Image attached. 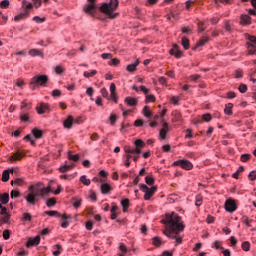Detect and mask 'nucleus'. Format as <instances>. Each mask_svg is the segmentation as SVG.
Wrapping results in <instances>:
<instances>
[{
	"instance_id": "nucleus-1",
	"label": "nucleus",
	"mask_w": 256,
	"mask_h": 256,
	"mask_svg": "<svg viewBox=\"0 0 256 256\" xmlns=\"http://www.w3.org/2000/svg\"><path fill=\"white\" fill-rule=\"evenodd\" d=\"M163 225H166V230H164V235L169 239H176L175 245H181L183 243V238L179 236V233L185 229V225L181 222L179 214L172 212L167 213L165 219L161 220Z\"/></svg>"
},
{
	"instance_id": "nucleus-2",
	"label": "nucleus",
	"mask_w": 256,
	"mask_h": 256,
	"mask_svg": "<svg viewBox=\"0 0 256 256\" xmlns=\"http://www.w3.org/2000/svg\"><path fill=\"white\" fill-rule=\"evenodd\" d=\"M117 7H119V0H110L109 3H104L101 6L100 11H102V13H105V15L109 17V19H115V17L119 15L118 13H115Z\"/></svg>"
},
{
	"instance_id": "nucleus-3",
	"label": "nucleus",
	"mask_w": 256,
	"mask_h": 256,
	"mask_svg": "<svg viewBox=\"0 0 256 256\" xmlns=\"http://www.w3.org/2000/svg\"><path fill=\"white\" fill-rule=\"evenodd\" d=\"M49 193H51V188L46 187L43 185V183L39 182L33 187V201H35V197H49Z\"/></svg>"
},
{
	"instance_id": "nucleus-4",
	"label": "nucleus",
	"mask_w": 256,
	"mask_h": 256,
	"mask_svg": "<svg viewBox=\"0 0 256 256\" xmlns=\"http://www.w3.org/2000/svg\"><path fill=\"white\" fill-rule=\"evenodd\" d=\"M22 9L23 13H20L14 17V21L16 23H19V21H23V19H27V17H29V13H31V9H33V4L27 2V0H23Z\"/></svg>"
},
{
	"instance_id": "nucleus-5",
	"label": "nucleus",
	"mask_w": 256,
	"mask_h": 256,
	"mask_svg": "<svg viewBox=\"0 0 256 256\" xmlns=\"http://www.w3.org/2000/svg\"><path fill=\"white\" fill-rule=\"evenodd\" d=\"M140 191H143L145 193L144 199L146 201H149L153 195H155V192L157 191V186H152L151 188H148L146 184H139Z\"/></svg>"
},
{
	"instance_id": "nucleus-6",
	"label": "nucleus",
	"mask_w": 256,
	"mask_h": 256,
	"mask_svg": "<svg viewBox=\"0 0 256 256\" xmlns=\"http://www.w3.org/2000/svg\"><path fill=\"white\" fill-rule=\"evenodd\" d=\"M49 83V76L47 75H36L33 77L34 87H47Z\"/></svg>"
},
{
	"instance_id": "nucleus-7",
	"label": "nucleus",
	"mask_w": 256,
	"mask_h": 256,
	"mask_svg": "<svg viewBox=\"0 0 256 256\" xmlns=\"http://www.w3.org/2000/svg\"><path fill=\"white\" fill-rule=\"evenodd\" d=\"M246 39H248V51L250 55H254L256 53V37L251 35H246Z\"/></svg>"
},
{
	"instance_id": "nucleus-8",
	"label": "nucleus",
	"mask_w": 256,
	"mask_h": 256,
	"mask_svg": "<svg viewBox=\"0 0 256 256\" xmlns=\"http://www.w3.org/2000/svg\"><path fill=\"white\" fill-rule=\"evenodd\" d=\"M175 167L180 166L185 171H191L193 169V163L189 160H178L173 163Z\"/></svg>"
},
{
	"instance_id": "nucleus-9",
	"label": "nucleus",
	"mask_w": 256,
	"mask_h": 256,
	"mask_svg": "<svg viewBox=\"0 0 256 256\" xmlns=\"http://www.w3.org/2000/svg\"><path fill=\"white\" fill-rule=\"evenodd\" d=\"M97 0H88L89 4L84 7L85 13H88V15H93L95 11L97 10V5H95V2Z\"/></svg>"
},
{
	"instance_id": "nucleus-10",
	"label": "nucleus",
	"mask_w": 256,
	"mask_h": 256,
	"mask_svg": "<svg viewBox=\"0 0 256 256\" xmlns=\"http://www.w3.org/2000/svg\"><path fill=\"white\" fill-rule=\"evenodd\" d=\"M225 209L228 213H234V211H237V204L235 203V200L233 199L226 200Z\"/></svg>"
},
{
	"instance_id": "nucleus-11",
	"label": "nucleus",
	"mask_w": 256,
	"mask_h": 256,
	"mask_svg": "<svg viewBox=\"0 0 256 256\" xmlns=\"http://www.w3.org/2000/svg\"><path fill=\"white\" fill-rule=\"evenodd\" d=\"M0 215H2L0 221H3V223H9V219H11V214L7 212L6 207L0 209Z\"/></svg>"
},
{
	"instance_id": "nucleus-12",
	"label": "nucleus",
	"mask_w": 256,
	"mask_h": 256,
	"mask_svg": "<svg viewBox=\"0 0 256 256\" xmlns=\"http://www.w3.org/2000/svg\"><path fill=\"white\" fill-rule=\"evenodd\" d=\"M112 190H113V188L111 187V184H109V183L103 182L100 185V191L103 195H109V193H111Z\"/></svg>"
},
{
	"instance_id": "nucleus-13",
	"label": "nucleus",
	"mask_w": 256,
	"mask_h": 256,
	"mask_svg": "<svg viewBox=\"0 0 256 256\" xmlns=\"http://www.w3.org/2000/svg\"><path fill=\"white\" fill-rule=\"evenodd\" d=\"M169 132V124L167 122H164L163 128L160 130V138L161 139H167V133Z\"/></svg>"
},
{
	"instance_id": "nucleus-14",
	"label": "nucleus",
	"mask_w": 256,
	"mask_h": 256,
	"mask_svg": "<svg viewBox=\"0 0 256 256\" xmlns=\"http://www.w3.org/2000/svg\"><path fill=\"white\" fill-rule=\"evenodd\" d=\"M36 111H37L38 115H43V113H47V111H49V105L42 103L36 107Z\"/></svg>"
},
{
	"instance_id": "nucleus-15",
	"label": "nucleus",
	"mask_w": 256,
	"mask_h": 256,
	"mask_svg": "<svg viewBox=\"0 0 256 256\" xmlns=\"http://www.w3.org/2000/svg\"><path fill=\"white\" fill-rule=\"evenodd\" d=\"M23 157H25V154L23 152H21L20 150H18L10 157V161H21V159H23Z\"/></svg>"
},
{
	"instance_id": "nucleus-16",
	"label": "nucleus",
	"mask_w": 256,
	"mask_h": 256,
	"mask_svg": "<svg viewBox=\"0 0 256 256\" xmlns=\"http://www.w3.org/2000/svg\"><path fill=\"white\" fill-rule=\"evenodd\" d=\"M43 135H45V131L39 128H33V137L34 139H43Z\"/></svg>"
},
{
	"instance_id": "nucleus-17",
	"label": "nucleus",
	"mask_w": 256,
	"mask_h": 256,
	"mask_svg": "<svg viewBox=\"0 0 256 256\" xmlns=\"http://www.w3.org/2000/svg\"><path fill=\"white\" fill-rule=\"evenodd\" d=\"M110 93H111V99L117 103V92H116V87L115 83L110 84Z\"/></svg>"
},
{
	"instance_id": "nucleus-18",
	"label": "nucleus",
	"mask_w": 256,
	"mask_h": 256,
	"mask_svg": "<svg viewBox=\"0 0 256 256\" xmlns=\"http://www.w3.org/2000/svg\"><path fill=\"white\" fill-rule=\"evenodd\" d=\"M68 219H71V216H68L67 214H63L62 215V224L61 227L63 229H67L69 227V221H67Z\"/></svg>"
},
{
	"instance_id": "nucleus-19",
	"label": "nucleus",
	"mask_w": 256,
	"mask_h": 256,
	"mask_svg": "<svg viewBox=\"0 0 256 256\" xmlns=\"http://www.w3.org/2000/svg\"><path fill=\"white\" fill-rule=\"evenodd\" d=\"M125 103L128 104L130 107H135V105H137V99L128 96L125 98Z\"/></svg>"
},
{
	"instance_id": "nucleus-20",
	"label": "nucleus",
	"mask_w": 256,
	"mask_h": 256,
	"mask_svg": "<svg viewBox=\"0 0 256 256\" xmlns=\"http://www.w3.org/2000/svg\"><path fill=\"white\" fill-rule=\"evenodd\" d=\"M138 66H139V60H136L135 63L129 64L126 69L127 71H129V73H134V71H136Z\"/></svg>"
},
{
	"instance_id": "nucleus-21",
	"label": "nucleus",
	"mask_w": 256,
	"mask_h": 256,
	"mask_svg": "<svg viewBox=\"0 0 256 256\" xmlns=\"http://www.w3.org/2000/svg\"><path fill=\"white\" fill-rule=\"evenodd\" d=\"M64 127H65V129H71L73 127V116H69L64 121Z\"/></svg>"
},
{
	"instance_id": "nucleus-22",
	"label": "nucleus",
	"mask_w": 256,
	"mask_h": 256,
	"mask_svg": "<svg viewBox=\"0 0 256 256\" xmlns=\"http://www.w3.org/2000/svg\"><path fill=\"white\" fill-rule=\"evenodd\" d=\"M0 202L2 205H7L9 203V193L0 194Z\"/></svg>"
},
{
	"instance_id": "nucleus-23",
	"label": "nucleus",
	"mask_w": 256,
	"mask_h": 256,
	"mask_svg": "<svg viewBox=\"0 0 256 256\" xmlns=\"http://www.w3.org/2000/svg\"><path fill=\"white\" fill-rule=\"evenodd\" d=\"M10 173H13V169L11 170H4L3 173H2V181L4 183H7V181H9V174Z\"/></svg>"
},
{
	"instance_id": "nucleus-24",
	"label": "nucleus",
	"mask_w": 256,
	"mask_h": 256,
	"mask_svg": "<svg viewBox=\"0 0 256 256\" xmlns=\"http://www.w3.org/2000/svg\"><path fill=\"white\" fill-rule=\"evenodd\" d=\"M225 115H233V103H228L224 109Z\"/></svg>"
},
{
	"instance_id": "nucleus-25",
	"label": "nucleus",
	"mask_w": 256,
	"mask_h": 256,
	"mask_svg": "<svg viewBox=\"0 0 256 256\" xmlns=\"http://www.w3.org/2000/svg\"><path fill=\"white\" fill-rule=\"evenodd\" d=\"M207 41H209V38L207 37H203L202 39H200L199 42L196 44V46L193 48V51H197L198 47H203V45H205Z\"/></svg>"
},
{
	"instance_id": "nucleus-26",
	"label": "nucleus",
	"mask_w": 256,
	"mask_h": 256,
	"mask_svg": "<svg viewBox=\"0 0 256 256\" xmlns=\"http://www.w3.org/2000/svg\"><path fill=\"white\" fill-rule=\"evenodd\" d=\"M75 167V164H70V165H64L59 168L60 173H67V171H71Z\"/></svg>"
},
{
	"instance_id": "nucleus-27",
	"label": "nucleus",
	"mask_w": 256,
	"mask_h": 256,
	"mask_svg": "<svg viewBox=\"0 0 256 256\" xmlns=\"http://www.w3.org/2000/svg\"><path fill=\"white\" fill-rule=\"evenodd\" d=\"M72 201H73V207L75 209H79V207H81V203L83 200H81V198H79V197H74V198H72Z\"/></svg>"
},
{
	"instance_id": "nucleus-28",
	"label": "nucleus",
	"mask_w": 256,
	"mask_h": 256,
	"mask_svg": "<svg viewBox=\"0 0 256 256\" xmlns=\"http://www.w3.org/2000/svg\"><path fill=\"white\" fill-rule=\"evenodd\" d=\"M33 57H41V59H43V57H45V54L43 53V49H33Z\"/></svg>"
},
{
	"instance_id": "nucleus-29",
	"label": "nucleus",
	"mask_w": 256,
	"mask_h": 256,
	"mask_svg": "<svg viewBox=\"0 0 256 256\" xmlns=\"http://www.w3.org/2000/svg\"><path fill=\"white\" fill-rule=\"evenodd\" d=\"M45 215H49V217H57L58 219L61 217V213L55 210L45 211Z\"/></svg>"
},
{
	"instance_id": "nucleus-30",
	"label": "nucleus",
	"mask_w": 256,
	"mask_h": 256,
	"mask_svg": "<svg viewBox=\"0 0 256 256\" xmlns=\"http://www.w3.org/2000/svg\"><path fill=\"white\" fill-rule=\"evenodd\" d=\"M29 194L26 196V200L32 205L33 203V185L29 186Z\"/></svg>"
},
{
	"instance_id": "nucleus-31",
	"label": "nucleus",
	"mask_w": 256,
	"mask_h": 256,
	"mask_svg": "<svg viewBox=\"0 0 256 256\" xmlns=\"http://www.w3.org/2000/svg\"><path fill=\"white\" fill-rule=\"evenodd\" d=\"M241 23L242 25H249V23H251V17H249V15H242Z\"/></svg>"
},
{
	"instance_id": "nucleus-32",
	"label": "nucleus",
	"mask_w": 256,
	"mask_h": 256,
	"mask_svg": "<svg viewBox=\"0 0 256 256\" xmlns=\"http://www.w3.org/2000/svg\"><path fill=\"white\" fill-rule=\"evenodd\" d=\"M121 205L123 207V212L127 213V210L129 209V199L122 200Z\"/></svg>"
},
{
	"instance_id": "nucleus-33",
	"label": "nucleus",
	"mask_w": 256,
	"mask_h": 256,
	"mask_svg": "<svg viewBox=\"0 0 256 256\" xmlns=\"http://www.w3.org/2000/svg\"><path fill=\"white\" fill-rule=\"evenodd\" d=\"M143 115L144 117H147V119H151L152 114H151V111L149 110V106H145L143 108Z\"/></svg>"
},
{
	"instance_id": "nucleus-34",
	"label": "nucleus",
	"mask_w": 256,
	"mask_h": 256,
	"mask_svg": "<svg viewBox=\"0 0 256 256\" xmlns=\"http://www.w3.org/2000/svg\"><path fill=\"white\" fill-rule=\"evenodd\" d=\"M47 207H55L57 205V199L55 198H50L46 202Z\"/></svg>"
},
{
	"instance_id": "nucleus-35",
	"label": "nucleus",
	"mask_w": 256,
	"mask_h": 256,
	"mask_svg": "<svg viewBox=\"0 0 256 256\" xmlns=\"http://www.w3.org/2000/svg\"><path fill=\"white\" fill-rule=\"evenodd\" d=\"M124 151L126 155H135V148H131L130 146H125Z\"/></svg>"
},
{
	"instance_id": "nucleus-36",
	"label": "nucleus",
	"mask_w": 256,
	"mask_h": 256,
	"mask_svg": "<svg viewBox=\"0 0 256 256\" xmlns=\"http://www.w3.org/2000/svg\"><path fill=\"white\" fill-rule=\"evenodd\" d=\"M153 245H155V247H160L161 243H163V241L161 240V238L159 236H156L153 238L152 240Z\"/></svg>"
},
{
	"instance_id": "nucleus-37",
	"label": "nucleus",
	"mask_w": 256,
	"mask_h": 256,
	"mask_svg": "<svg viewBox=\"0 0 256 256\" xmlns=\"http://www.w3.org/2000/svg\"><path fill=\"white\" fill-rule=\"evenodd\" d=\"M33 21H35V23L41 24V23H45V21H47V18L46 17L35 16L33 18Z\"/></svg>"
},
{
	"instance_id": "nucleus-38",
	"label": "nucleus",
	"mask_w": 256,
	"mask_h": 256,
	"mask_svg": "<svg viewBox=\"0 0 256 256\" xmlns=\"http://www.w3.org/2000/svg\"><path fill=\"white\" fill-rule=\"evenodd\" d=\"M80 181L81 183H83V185H86V186L91 185V180L87 179V176L85 175L80 177Z\"/></svg>"
},
{
	"instance_id": "nucleus-39",
	"label": "nucleus",
	"mask_w": 256,
	"mask_h": 256,
	"mask_svg": "<svg viewBox=\"0 0 256 256\" xmlns=\"http://www.w3.org/2000/svg\"><path fill=\"white\" fill-rule=\"evenodd\" d=\"M68 159L70 161H74L75 163H77V161H79V154L72 155L71 152H69L68 153Z\"/></svg>"
},
{
	"instance_id": "nucleus-40",
	"label": "nucleus",
	"mask_w": 256,
	"mask_h": 256,
	"mask_svg": "<svg viewBox=\"0 0 256 256\" xmlns=\"http://www.w3.org/2000/svg\"><path fill=\"white\" fill-rule=\"evenodd\" d=\"M242 249H243V251H250L251 243L249 241L243 242L242 243Z\"/></svg>"
},
{
	"instance_id": "nucleus-41",
	"label": "nucleus",
	"mask_w": 256,
	"mask_h": 256,
	"mask_svg": "<svg viewBox=\"0 0 256 256\" xmlns=\"http://www.w3.org/2000/svg\"><path fill=\"white\" fill-rule=\"evenodd\" d=\"M56 249L54 252H53V255L54 256H60L61 255V251H63V247L59 244H57L56 246Z\"/></svg>"
},
{
	"instance_id": "nucleus-42",
	"label": "nucleus",
	"mask_w": 256,
	"mask_h": 256,
	"mask_svg": "<svg viewBox=\"0 0 256 256\" xmlns=\"http://www.w3.org/2000/svg\"><path fill=\"white\" fill-rule=\"evenodd\" d=\"M145 181L147 185H155V178L153 176H146Z\"/></svg>"
},
{
	"instance_id": "nucleus-43",
	"label": "nucleus",
	"mask_w": 256,
	"mask_h": 256,
	"mask_svg": "<svg viewBox=\"0 0 256 256\" xmlns=\"http://www.w3.org/2000/svg\"><path fill=\"white\" fill-rule=\"evenodd\" d=\"M14 85L15 87H18V89H23L25 82H23V80H16L14 81Z\"/></svg>"
},
{
	"instance_id": "nucleus-44",
	"label": "nucleus",
	"mask_w": 256,
	"mask_h": 256,
	"mask_svg": "<svg viewBox=\"0 0 256 256\" xmlns=\"http://www.w3.org/2000/svg\"><path fill=\"white\" fill-rule=\"evenodd\" d=\"M11 199H17L18 197H21V194L17 190H12L10 193Z\"/></svg>"
},
{
	"instance_id": "nucleus-45",
	"label": "nucleus",
	"mask_w": 256,
	"mask_h": 256,
	"mask_svg": "<svg viewBox=\"0 0 256 256\" xmlns=\"http://www.w3.org/2000/svg\"><path fill=\"white\" fill-rule=\"evenodd\" d=\"M131 157H133V156H131V154H126L125 155V158H126V161L124 163L125 167H130L131 166Z\"/></svg>"
},
{
	"instance_id": "nucleus-46",
	"label": "nucleus",
	"mask_w": 256,
	"mask_h": 256,
	"mask_svg": "<svg viewBox=\"0 0 256 256\" xmlns=\"http://www.w3.org/2000/svg\"><path fill=\"white\" fill-rule=\"evenodd\" d=\"M182 46L186 50L189 49V40L187 39V37H182Z\"/></svg>"
},
{
	"instance_id": "nucleus-47",
	"label": "nucleus",
	"mask_w": 256,
	"mask_h": 256,
	"mask_svg": "<svg viewBox=\"0 0 256 256\" xmlns=\"http://www.w3.org/2000/svg\"><path fill=\"white\" fill-rule=\"evenodd\" d=\"M175 51L176 52L174 54V57H176V59H181V57L183 56V52L179 50V45H177V49Z\"/></svg>"
},
{
	"instance_id": "nucleus-48",
	"label": "nucleus",
	"mask_w": 256,
	"mask_h": 256,
	"mask_svg": "<svg viewBox=\"0 0 256 256\" xmlns=\"http://www.w3.org/2000/svg\"><path fill=\"white\" fill-rule=\"evenodd\" d=\"M134 144H135L136 147H138V148H143V147H145V142H143V140H141V139H137V140L134 142Z\"/></svg>"
},
{
	"instance_id": "nucleus-49",
	"label": "nucleus",
	"mask_w": 256,
	"mask_h": 256,
	"mask_svg": "<svg viewBox=\"0 0 256 256\" xmlns=\"http://www.w3.org/2000/svg\"><path fill=\"white\" fill-rule=\"evenodd\" d=\"M64 71H65V68H63V66L61 65H58L55 67V73H57V75H61Z\"/></svg>"
},
{
	"instance_id": "nucleus-50",
	"label": "nucleus",
	"mask_w": 256,
	"mask_h": 256,
	"mask_svg": "<svg viewBox=\"0 0 256 256\" xmlns=\"http://www.w3.org/2000/svg\"><path fill=\"white\" fill-rule=\"evenodd\" d=\"M249 159H251V154H242L241 155V161H243V163H247V161H249Z\"/></svg>"
},
{
	"instance_id": "nucleus-51",
	"label": "nucleus",
	"mask_w": 256,
	"mask_h": 256,
	"mask_svg": "<svg viewBox=\"0 0 256 256\" xmlns=\"http://www.w3.org/2000/svg\"><path fill=\"white\" fill-rule=\"evenodd\" d=\"M1 9H7L9 7V0H3L0 2Z\"/></svg>"
},
{
	"instance_id": "nucleus-52",
	"label": "nucleus",
	"mask_w": 256,
	"mask_h": 256,
	"mask_svg": "<svg viewBox=\"0 0 256 256\" xmlns=\"http://www.w3.org/2000/svg\"><path fill=\"white\" fill-rule=\"evenodd\" d=\"M211 119L212 117H211V114L209 113L202 115V120L205 121L206 123H209Z\"/></svg>"
},
{
	"instance_id": "nucleus-53",
	"label": "nucleus",
	"mask_w": 256,
	"mask_h": 256,
	"mask_svg": "<svg viewBox=\"0 0 256 256\" xmlns=\"http://www.w3.org/2000/svg\"><path fill=\"white\" fill-rule=\"evenodd\" d=\"M100 93H101L102 97H104L105 99H109V91H107L105 88H102L100 90Z\"/></svg>"
},
{
	"instance_id": "nucleus-54",
	"label": "nucleus",
	"mask_w": 256,
	"mask_h": 256,
	"mask_svg": "<svg viewBox=\"0 0 256 256\" xmlns=\"http://www.w3.org/2000/svg\"><path fill=\"white\" fill-rule=\"evenodd\" d=\"M240 93H247V85L246 84H240L238 88Z\"/></svg>"
},
{
	"instance_id": "nucleus-55",
	"label": "nucleus",
	"mask_w": 256,
	"mask_h": 256,
	"mask_svg": "<svg viewBox=\"0 0 256 256\" xmlns=\"http://www.w3.org/2000/svg\"><path fill=\"white\" fill-rule=\"evenodd\" d=\"M31 219H33V217L31 216V214H29V213H24V214H23L22 221H31Z\"/></svg>"
},
{
	"instance_id": "nucleus-56",
	"label": "nucleus",
	"mask_w": 256,
	"mask_h": 256,
	"mask_svg": "<svg viewBox=\"0 0 256 256\" xmlns=\"http://www.w3.org/2000/svg\"><path fill=\"white\" fill-rule=\"evenodd\" d=\"M155 102V96L154 95H146V103H153Z\"/></svg>"
},
{
	"instance_id": "nucleus-57",
	"label": "nucleus",
	"mask_w": 256,
	"mask_h": 256,
	"mask_svg": "<svg viewBox=\"0 0 256 256\" xmlns=\"http://www.w3.org/2000/svg\"><path fill=\"white\" fill-rule=\"evenodd\" d=\"M11 237V232L9 230H4L3 231V239H5V241H7V239H9Z\"/></svg>"
},
{
	"instance_id": "nucleus-58",
	"label": "nucleus",
	"mask_w": 256,
	"mask_h": 256,
	"mask_svg": "<svg viewBox=\"0 0 256 256\" xmlns=\"http://www.w3.org/2000/svg\"><path fill=\"white\" fill-rule=\"evenodd\" d=\"M248 179H250V181H255L256 179V171H251L248 175Z\"/></svg>"
},
{
	"instance_id": "nucleus-59",
	"label": "nucleus",
	"mask_w": 256,
	"mask_h": 256,
	"mask_svg": "<svg viewBox=\"0 0 256 256\" xmlns=\"http://www.w3.org/2000/svg\"><path fill=\"white\" fill-rule=\"evenodd\" d=\"M203 201V198L201 196H196V202H195V205L196 207H201V203Z\"/></svg>"
},
{
	"instance_id": "nucleus-60",
	"label": "nucleus",
	"mask_w": 256,
	"mask_h": 256,
	"mask_svg": "<svg viewBox=\"0 0 256 256\" xmlns=\"http://www.w3.org/2000/svg\"><path fill=\"white\" fill-rule=\"evenodd\" d=\"M231 247H237V238L235 236L230 237Z\"/></svg>"
},
{
	"instance_id": "nucleus-61",
	"label": "nucleus",
	"mask_w": 256,
	"mask_h": 256,
	"mask_svg": "<svg viewBox=\"0 0 256 256\" xmlns=\"http://www.w3.org/2000/svg\"><path fill=\"white\" fill-rule=\"evenodd\" d=\"M235 77H236V79H241V77H243V70H241V69L236 70Z\"/></svg>"
},
{
	"instance_id": "nucleus-62",
	"label": "nucleus",
	"mask_w": 256,
	"mask_h": 256,
	"mask_svg": "<svg viewBox=\"0 0 256 256\" xmlns=\"http://www.w3.org/2000/svg\"><path fill=\"white\" fill-rule=\"evenodd\" d=\"M198 31L200 33H203V31H205V24L203 22L198 23Z\"/></svg>"
},
{
	"instance_id": "nucleus-63",
	"label": "nucleus",
	"mask_w": 256,
	"mask_h": 256,
	"mask_svg": "<svg viewBox=\"0 0 256 256\" xmlns=\"http://www.w3.org/2000/svg\"><path fill=\"white\" fill-rule=\"evenodd\" d=\"M102 59H113V54L111 53H103L101 55Z\"/></svg>"
},
{
	"instance_id": "nucleus-64",
	"label": "nucleus",
	"mask_w": 256,
	"mask_h": 256,
	"mask_svg": "<svg viewBox=\"0 0 256 256\" xmlns=\"http://www.w3.org/2000/svg\"><path fill=\"white\" fill-rule=\"evenodd\" d=\"M52 97H61V91L58 89L53 90Z\"/></svg>"
}]
</instances>
